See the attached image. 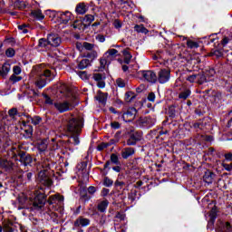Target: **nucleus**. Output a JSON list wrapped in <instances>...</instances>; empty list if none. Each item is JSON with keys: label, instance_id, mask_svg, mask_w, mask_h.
Wrapping results in <instances>:
<instances>
[{"label": "nucleus", "instance_id": "6", "mask_svg": "<svg viewBox=\"0 0 232 232\" xmlns=\"http://www.w3.org/2000/svg\"><path fill=\"white\" fill-rule=\"evenodd\" d=\"M38 179L41 184H44V186H47V188H50V186L53 184V181L50 178L47 169L41 170L38 173Z\"/></svg>", "mask_w": 232, "mask_h": 232}, {"label": "nucleus", "instance_id": "51", "mask_svg": "<svg viewBox=\"0 0 232 232\" xmlns=\"http://www.w3.org/2000/svg\"><path fill=\"white\" fill-rule=\"evenodd\" d=\"M186 80L188 81V82H195L197 81V74L189 75Z\"/></svg>", "mask_w": 232, "mask_h": 232}, {"label": "nucleus", "instance_id": "28", "mask_svg": "<svg viewBox=\"0 0 232 232\" xmlns=\"http://www.w3.org/2000/svg\"><path fill=\"white\" fill-rule=\"evenodd\" d=\"M134 30L138 33V34H148L150 31L146 28V27H144V25H142V24H136L135 26H134Z\"/></svg>", "mask_w": 232, "mask_h": 232}, {"label": "nucleus", "instance_id": "55", "mask_svg": "<svg viewBox=\"0 0 232 232\" xmlns=\"http://www.w3.org/2000/svg\"><path fill=\"white\" fill-rule=\"evenodd\" d=\"M175 113H176V111H175V106H170L169 108V117H175Z\"/></svg>", "mask_w": 232, "mask_h": 232}, {"label": "nucleus", "instance_id": "25", "mask_svg": "<svg viewBox=\"0 0 232 232\" xmlns=\"http://www.w3.org/2000/svg\"><path fill=\"white\" fill-rule=\"evenodd\" d=\"M97 55H98L97 51H91L86 53L85 59H89L90 63H93V61L97 59Z\"/></svg>", "mask_w": 232, "mask_h": 232}, {"label": "nucleus", "instance_id": "64", "mask_svg": "<svg viewBox=\"0 0 232 232\" xmlns=\"http://www.w3.org/2000/svg\"><path fill=\"white\" fill-rule=\"evenodd\" d=\"M114 27L115 28H121V26H122V24H121V21L120 20H118V19H116L115 21H114Z\"/></svg>", "mask_w": 232, "mask_h": 232}, {"label": "nucleus", "instance_id": "19", "mask_svg": "<svg viewBox=\"0 0 232 232\" xmlns=\"http://www.w3.org/2000/svg\"><path fill=\"white\" fill-rule=\"evenodd\" d=\"M217 206H214V208H212V209L209 212L210 219L208 221V224L210 226H213L215 224V220H217Z\"/></svg>", "mask_w": 232, "mask_h": 232}, {"label": "nucleus", "instance_id": "5", "mask_svg": "<svg viewBox=\"0 0 232 232\" xmlns=\"http://www.w3.org/2000/svg\"><path fill=\"white\" fill-rule=\"evenodd\" d=\"M130 138L127 140V146H135L137 142L142 140V132L135 131V129L130 128L127 131Z\"/></svg>", "mask_w": 232, "mask_h": 232}, {"label": "nucleus", "instance_id": "48", "mask_svg": "<svg viewBox=\"0 0 232 232\" xmlns=\"http://www.w3.org/2000/svg\"><path fill=\"white\" fill-rule=\"evenodd\" d=\"M112 185H113V180L106 177L104 179V186H106L107 188H110V186H112Z\"/></svg>", "mask_w": 232, "mask_h": 232}, {"label": "nucleus", "instance_id": "33", "mask_svg": "<svg viewBox=\"0 0 232 232\" xmlns=\"http://www.w3.org/2000/svg\"><path fill=\"white\" fill-rule=\"evenodd\" d=\"M28 119H29L28 122H32V124H34V126H37V124H40V122L42 121L41 117H39V116H35L34 118L28 116Z\"/></svg>", "mask_w": 232, "mask_h": 232}, {"label": "nucleus", "instance_id": "1", "mask_svg": "<svg viewBox=\"0 0 232 232\" xmlns=\"http://www.w3.org/2000/svg\"><path fill=\"white\" fill-rule=\"evenodd\" d=\"M18 202L23 208H28V206H33V209H43L44 204H46V195L44 192L36 190L34 192V198H26L24 194L18 197Z\"/></svg>", "mask_w": 232, "mask_h": 232}, {"label": "nucleus", "instance_id": "36", "mask_svg": "<svg viewBox=\"0 0 232 232\" xmlns=\"http://www.w3.org/2000/svg\"><path fill=\"white\" fill-rule=\"evenodd\" d=\"M82 46L85 50H88L89 52H94L93 49L95 48V44H90L88 42H84L82 44Z\"/></svg>", "mask_w": 232, "mask_h": 232}, {"label": "nucleus", "instance_id": "3", "mask_svg": "<svg viewBox=\"0 0 232 232\" xmlns=\"http://www.w3.org/2000/svg\"><path fill=\"white\" fill-rule=\"evenodd\" d=\"M65 92H66V97L71 99L66 102H56L54 103V107L56 108V110H58V111H60V113H64V111H68V110H70L71 108H75V106H77V96L73 95V92H72V89L66 87L65 88Z\"/></svg>", "mask_w": 232, "mask_h": 232}, {"label": "nucleus", "instance_id": "26", "mask_svg": "<svg viewBox=\"0 0 232 232\" xmlns=\"http://www.w3.org/2000/svg\"><path fill=\"white\" fill-rule=\"evenodd\" d=\"M135 97H137L135 95V92H127L125 93V102H128V103L133 102Z\"/></svg>", "mask_w": 232, "mask_h": 232}, {"label": "nucleus", "instance_id": "49", "mask_svg": "<svg viewBox=\"0 0 232 232\" xmlns=\"http://www.w3.org/2000/svg\"><path fill=\"white\" fill-rule=\"evenodd\" d=\"M116 84L120 87V88H124V86H126V83L124 82V81L121 78H118L116 80Z\"/></svg>", "mask_w": 232, "mask_h": 232}, {"label": "nucleus", "instance_id": "21", "mask_svg": "<svg viewBox=\"0 0 232 232\" xmlns=\"http://www.w3.org/2000/svg\"><path fill=\"white\" fill-rule=\"evenodd\" d=\"M92 63L90 62V59H82L79 63H78V68L79 70H84L85 68H88V66H91Z\"/></svg>", "mask_w": 232, "mask_h": 232}, {"label": "nucleus", "instance_id": "53", "mask_svg": "<svg viewBox=\"0 0 232 232\" xmlns=\"http://www.w3.org/2000/svg\"><path fill=\"white\" fill-rule=\"evenodd\" d=\"M26 26H28L26 24L18 25L19 30H22L23 34H28V29H26Z\"/></svg>", "mask_w": 232, "mask_h": 232}, {"label": "nucleus", "instance_id": "34", "mask_svg": "<svg viewBox=\"0 0 232 232\" xmlns=\"http://www.w3.org/2000/svg\"><path fill=\"white\" fill-rule=\"evenodd\" d=\"M3 230H4V232H14V228H12V223L11 222H4Z\"/></svg>", "mask_w": 232, "mask_h": 232}, {"label": "nucleus", "instance_id": "58", "mask_svg": "<svg viewBox=\"0 0 232 232\" xmlns=\"http://www.w3.org/2000/svg\"><path fill=\"white\" fill-rule=\"evenodd\" d=\"M93 79H94V81H97V82H99L100 81H102V74L95 73L93 75Z\"/></svg>", "mask_w": 232, "mask_h": 232}, {"label": "nucleus", "instance_id": "40", "mask_svg": "<svg viewBox=\"0 0 232 232\" xmlns=\"http://www.w3.org/2000/svg\"><path fill=\"white\" fill-rule=\"evenodd\" d=\"M5 55L6 57H14L15 55V50L14 48H8L5 51Z\"/></svg>", "mask_w": 232, "mask_h": 232}, {"label": "nucleus", "instance_id": "23", "mask_svg": "<svg viewBox=\"0 0 232 232\" xmlns=\"http://www.w3.org/2000/svg\"><path fill=\"white\" fill-rule=\"evenodd\" d=\"M224 55V53H222L221 50L218 49H212L211 52L208 53V57H217L218 59L222 57Z\"/></svg>", "mask_w": 232, "mask_h": 232}, {"label": "nucleus", "instance_id": "11", "mask_svg": "<svg viewBox=\"0 0 232 232\" xmlns=\"http://www.w3.org/2000/svg\"><path fill=\"white\" fill-rule=\"evenodd\" d=\"M0 168L5 169V171H10L11 169H14V162L6 159L0 158Z\"/></svg>", "mask_w": 232, "mask_h": 232}, {"label": "nucleus", "instance_id": "62", "mask_svg": "<svg viewBox=\"0 0 232 232\" xmlns=\"http://www.w3.org/2000/svg\"><path fill=\"white\" fill-rule=\"evenodd\" d=\"M95 191H97V188L93 186H91L88 188V193H90V195H93V193H95Z\"/></svg>", "mask_w": 232, "mask_h": 232}, {"label": "nucleus", "instance_id": "15", "mask_svg": "<svg viewBox=\"0 0 232 232\" xmlns=\"http://www.w3.org/2000/svg\"><path fill=\"white\" fill-rule=\"evenodd\" d=\"M93 21H95V16L92 14H87L82 18V23L83 24L84 28H88V26H90Z\"/></svg>", "mask_w": 232, "mask_h": 232}, {"label": "nucleus", "instance_id": "44", "mask_svg": "<svg viewBox=\"0 0 232 232\" xmlns=\"http://www.w3.org/2000/svg\"><path fill=\"white\" fill-rule=\"evenodd\" d=\"M111 162H112L113 164H119V157L117 156V154L111 155Z\"/></svg>", "mask_w": 232, "mask_h": 232}, {"label": "nucleus", "instance_id": "17", "mask_svg": "<svg viewBox=\"0 0 232 232\" xmlns=\"http://www.w3.org/2000/svg\"><path fill=\"white\" fill-rule=\"evenodd\" d=\"M96 101H98L103 106L106 104V101L108 100V93H104L102 92H98L96 97Z\"/></svg>", "mask_w": 232, "mask_h": 232}, {"label": "nucleus", "instance_id": "30", "mask_svg": "<svg viewBox=\"0 0 232 232\" xmlns=\"http://www.w3.org/2000/svg\"><path fill=\"white\" fill-rule=\"evenodd\" d=\"M31 14L33 17H34L35 19H39L40 21L44 19V14H43L41 10L33 11Z\"/></svg>", "mask_w": 232, "mask_h": 232}, {"label": "nucleus", "instance_id": "38", "mask_svg": "<svg viewBox=\"0 0 232 232\" xmlns=\"http://www.w3.org/2000/svg\"><path fill=\"white\" fill-rule=\"evenodd\" d=\"M187 46L188 48L193 49V48H198V43L193 42L192 40L187 41Z\"/></svg>", "mask_w": 232, "mask_h": 232}, {"label": "nucleus", "instance_id": "59", "mask_svg": "<svg viewBox=\"0 0 232 232\" xmlns=\"http://www.w3.org/2000/svg\"><path fill=\"white\" fill-rule=\"evenodd\" d=\"M225 157V160H228L229 162H232V153L231 152H227L224 155Z\"/></svg>", "mask_w": 232, "mask_h": 232}, {"label": "nucleus", "instance_id": "52", "mask_svg": "<svg viewBox=\"0 0 232 232\" xmlns=\"http://www.w3.org/2000/svg\"><path fill=\"white\" fill-rule=\"evenodd\" d=\"M78 75L79 77H81V79H83V80L88 79V73L84 71H80L78 72Z\"/></svg>", "mask_w": 232, "mask_h": 232}, {"label": "nucleus", "instance_id": "22", "mask_svg": "<svg viewBox=\"0 0 232 232\" xmlns=\"http://www.w3.org/2000/svg\"><path fill=\"white\" fill-rule=\"evenodd\" d=\"M35 84L37 88H39L40 90L42 88H44V86H46V78H44L43 76L40 75L37 81L35 82Z\"/></svg>", "mask_w": 232, "mask_h": 232}, {"label": "nucleus", "instance_id": "41", "mask_svg": "<svg viewBox=\"0 0 232 232\" xmlns=\"http://www.w3.org/2000/svg\"><path fill=\"white\" fill-rule=\"evenodd\" d=\"M82 22H80L79 20H75L74 21V23L72 24V27L75 29V30H77V28L79 29V30H81V26H82Z\"/></svg>", "mask_w": 232, "mask_h": 232}, {"label": "nucleus", "instance_id": "29", "mask_svg": "<svg viewBox=\"0 0 232 232\" xmlns=\"http://www.w3.org/2000/svg\"><path fill=\"white\" fill-rule=\"evenodd\" d=\"M75 11L80 14V15L84 14L86 12V5H84V3L77 5Z\"/></svg>", "mask_w": 232, "mask_h": 232}, {"label": "nucleus", "instance_id": "14", "mask_svg": "<svg viewBox=\"0 0 232 232\" xmlns=\"http://www.w3.org/2000/svg\"><path fill=\"white\" fill-rule=\"evenodd\" d=\"M47 202L50 206H52V204H55V202H64V197L60 194H55L49 197Z\"/></svg>", "mask_w": 232, "mask_h": 232}, {"label": "nucleus", "instance_id": "31", "mask_svg": "<svg viewBox=\"0 0 232 232\" xmlns=\"http://www.w3.org/2000/svg\"><path fill=\"white\" fill-rule=\"evenodd\" d=\"M189 95H191V91L189 89H187L179 94V98L183 99V101H186V99H188Z\"/></svg>", "mask_w": 232, "mask_h": 232}, {"label": "nucleus", "instance_id": "42", "mask_svg": "<svg viewBox=\"0 0 232 232\" xmlns=\"http://www.w3.org/2000/svg\"><path fill=\"white\" fill-rule=\"evenodd\" d=\"M8 115H9V117H12V119H14V117H15V115H17V108H12L11 110H9Z\"/></svg>", "mask_w": 232, "mask_h": 232}, {"label": "nucleus", "instance_id": "46", "mask_svg": "<svg viewBox=\"0 0 232 232\" xmlns=\"http://www.w3.org/2000/svg\"><path fill=\"white\" fill-rule=\"evenodd\" d=\"M107 63H108V61L106 60V58L100 59L101 70H104V68H106Z\"/></svg>", "mask_w": 232, "mask_h": 232}, {"label": "nucleus", "instance_id": "27", "mask_svg": "<svg viewBox=\"0 0 232 232\" xmlns=\"http://www.w3.org/2000/svg\"><path fill=\"white\" fill-rule=\"evenodd\" d=\"M47 149H48V140H43L38 142L39 151H46Z\"/></svg>", "mask_w": 232, "mask_h": 232}, {"label": "nucleus", "instance_id": "57", "mask_svg": "<svg viewBox=\"0 0 232 232\" xmlns=\"http://www.w3.org/2000/svg\"><path fill=\"white\" fill-rule=\"evenodd\" d=\"M147 99L150 102H155V93L150 92Z\"/></svg>", "mask_w": 232, "mask_h": 232}, {"label": "nucleus", "instance_id": "43", "mask_svg": "<svg viewBox=\"0 0 232 232\" xmlns=\"http://www.w3.org/2000/svg\"><path fill=\"white\" fill-rule=\"evenodd\" d=\"M43 97L45 99V104H53V101L48 94L43 93Z\"/></svg>", "mask_w": 232, "mask_h": 232}, {"label": "nucleus", "instance_id": "10", "mask_svg": "<svg viewBox=\"0 0 232 232\" xmlns=\"http://www.w3.org/2000/svg\"><path fill=\"white\" fill-rule=\"evenodd\" d=\"M137 115V109L130 108L125 113H123V119L129 122L133 121Z\"/></svg>", "mask_w": 232, "mask_h": 232}, {"label": "nucleus", "instance_id": "37", "mask_svg": "<svg viewBox=\"0 0 232 232\" xmlns=\"http://www.w3.org/2000/svg\"><path fill=\"white\" fill-rule=\"evenodd\" d=\"M14 8H17L18 10H23L26 8V5L23 1H16L14 2Z\"/></svg>", "mask_w": 232, "mask_h": 232}, {"label": "nucleus", "instance_id": "18", "mask_svg": "<svg viewBox=\"0 0 232 232\" xmlns=\"http://www.w3.org/2000/svg\"><path fill=\"white\" fill-rule=\"evenodd\" d=\"M8 72H10V64L4 63L3 66L0 67V77L4 79L8 75Z\"/></svg>", "mask_w": 232, "mask_h": 232}, {"label": "nucleus", "instance_id": "32", "mask_svg": "<svg viewBox=\"0 0 232 232\" xmlns=\"http://www.w3.org/2000/svg\"><path fill=\"white\" fill-rule=\"evenodd\" d=\"M50 44L48 38H41L38 42V48H46Z\"/></svg>", "mask_w": 232, "mask_h": 232}, {"label": "nucleus", "instance_id": "56", "mask_svg": "<svg viewBox=\"0 0 232 232\" xmlns=\"http://www.w3.org/2000/svg\"><path fill=\"white\" fill-rule=\"evenodd\" d=\"M111 127L113 129V130H119V128H121V123H119L118 121H112L111 123Z\"/></svg>", "mask_w": 232, "mask_h": 232}, {"label": "nucleus", "instance_id": "12", "mask_svg": "<svg viewBox=\"0 0 232 232\" xmlns=\"http://www.w3.org/2000/svg\"><path fill=\"white\" fill-rule=\"evenodd\" d=\"M86 226H90V219L82 217H79L74 221V227H86Z\"/></svg>", "mask_w": 232, "mask_h": 232}, {"label": "nucleus", "instance_id": "24", "mask_svg": "<svg viewBox=\"0 0 232 232\" xmlns=\"http://www.w3.org/2000/svg\"><path fill=\"white\" fill-rule=\"evenodd\" d=\"M108 204H110V202H108L107 199L100 202L98 204V211H100L101 213H104V211H106V208H108Z\"/></svg>", "mask_w": 232, "mask_h": 232}, {"label": "nucleus", "instance_id": "2", "mask_svg": "<svg viewBox=\"0 0 232 232\" xmlns=\"http://www.w3.org/2000/svg\"><path fill=\"white\" fill-rule=\"evenodd\" d=\"M67 133L72 137V143L77 146L79 144V135L82 130V119L72 118L68 121L66 125Z\"/></svg>", "mask_w": 232, "mask_h": 232}, {"label": "nucleus", "instance_id": "16", "mask_svg": "<svg viewBox=\"0 0 232 232\" xmlns=\"http://www.w3.org/2000/svg\"><path fill=\"white\" fill-rule=\"evenodd\" d=\"M60 19L63 24H68V23L72 20V13L66 11L65 13H62L60 14Z\"/></svg>", "mask_w": 232, "mask_h": 232}, {"label": "nucleus", "instance_id": "54", "mask_svg": "<svg viewBox=\"0 0 232 232\" xmlns=\"http://www.w3.org/2000/svg\"><path fill=\"white\" fill-rule=\"evenodd\" d=\"M222 167L224 168V169H226V171H232V163H222Z\"/></svg>", "mask_w": 232, "mask_h": 232}, {"label": "nucleus", "instance_id": "63", "mask_svg": "<svg viewBox=\"0 0 232 232\" xmlns=\"http://www.w3.org/2000/svg\"><path fill=\"white\" fill-rule=\"evenodd\" d=\"M96 39L100 42V43H104V41H106V38L104 37V35L102 34H98L96 36Z\"/></svg>", "mask_w": 232, "mask_h": 232}, {"label": "nucleus", "instance_id": "20", "mask_svg": "<svg viewBox=\"0 0 232 232\" xmlns=\"http://www.w3.org/2000/svg\"><path fill=\"white\" fill-rule=\"evenodd\" d=\"M135 153V149L133 148H126L121 151V157L122 159H129V157H131Z\"/></svg>", "mask_w": 232, "mask_h": 232}, {"label": "nucleus", "instance_id": "7", "mask_svg": "<svg viewBox=\"0 0 232 232\" xmlns=\"http://www.w3.org/2000/svg\"><path fill=\"white\" fill-rule=\"evenodd\" d=\"M47 39L49 41V44L51 46H53L54 48H57V46H61V43H63L61 36L59 34H51L47 36Z\"/></svg>", "mask_w": 232, "mask_h": 232}, {"label": "nucleus", "instance_id": "60", "mask_svg": "<svg viewBox=\"0 0 232 232\" xmlns=\"http://www.w3.org/2000/svg\"><path fill=\"white\" fill-rule=\"evenodd\" d=\"M13 72H14V75H19V73H21V67H19V66H14V67L13 68Z\"/></svg>", "mask_w": 232, "mask_h": 232}, {"label": "nucleus", "instance_id": "61", "mask_svg": "<svg viewBox=\"0 0 232 232\" xmlns=\"http://www.w3.org/2000/svg\"><path fill=\"white\" fill-rule=\"evenodd\" d=\"M52 75V72L50 70H45L43 74H41V77H50Z\"/></svg>", "mask_w": 232, "mask_h": 232}, {"label": "nucleus", "instance_id": "8", "mask_svg": "<svg viewBox=\"0 0 232 232\" xmlns=\"http://www.w3.org/2000/svg\"><path fill=\"white\" fill-rule=\"evenodd\" d=\"M169 77L170 72L166 69H161L158 74V81L159 82H160V84H164L165 82H168V81H169Z\"/></svg>", "mask_w": 232, "mask_h": 232}, {"label": "nucleus", "instance_id": "35", "mask_svg": "<svg viewBox=\"0 0 232 232\" xmlns=\"http://www.w3.org/2000/svg\"><path fill=\"white\" fill-rule=\"evenodd\" d=\"M206 75L204 73H198L197 74V82L198 84H204L206 82Z\"/></svg>", "mask_w": 232, "mask_h": 232}, {"label": "nucleus", "instance_id": "45", "mask_svg": "<svg viewBox=\"0 0 232 232\" xmlns=\"http://www.w3.org/2000/svg\"><path fill=\"white\" fill-rule=\"evenodd\" d=\"M107 53L111 57H115L117 55V53H119V51H117V49H110V50L107 51Z\"/></svg>", "mask_w": 232, "mask_h": 232}, {"label": "nucleus", "instance_id": "47", "mask_svg": "<svg viewBox=\"0 0 232 232\" xmlns=\"http://www.w3.org/2000/svg\"><path fill=\"white\" fill-rule=\"evenodd\" d=\"M108 146H110L109 143L102 142L100 145H98L97 150H99V151H102V150H106Z\"/></svg>", "mask_w": 232, "mask_h": 232}, {"label": "nucleus", "instance_id": "39", "mask_svg": "<svg viewBox=\"0 0 232 232\" xmlns=\"http://www.w3.org/2000/svg\"><path fill=\"white\" fill-rule=\"evenodd\" d=\"M22 79H23V77L16 76L15 74H13L10 76L9 81H11V82H13V84H15V82H19V81H21Z\"/></svg>", "mask_w": 232, "mask_h": 232}, {"label": "nucleus", "instance_id": "9", "mask_svg": "<svg viewBox=\"0 0 232 232\" xmlns=\"http://www.w3.org/2000/svg\"><path fill=\"white\" fill-rule=\"evenodd\" d=\"M141 75L148 82H157V74L153 71H142Z\"/></svg>", "mask_w": 232, "mask_h": 232}, {"label": "nucleus", "instance_id": "4", "mask_svg": "<svg viewBox=\"0 0 232 232\" xmlns=\"http://www.w3.org/2000/svg\"><path fill=\"white\" fill-rule=\"evenodd\" d=\"M14 159L18 157L19 162L23 166H32V162H34V158H32V155H30L28 152L23 151V150H17L16 153L13 155Z\"/></svg>", "mask_w": 232, "mask_h": 232}, {"label": "nucleus", "instance_id": "13", "mask_svg": "<svg viewBox=\"0 0 232 232\" xmlns=\"http://www.w3.org/2000/svg\"><path fill=\"white\" fill-rule=\"evenodd\" d=\"M215 177H217L216 173H214L210 170H207V171H205V174L203 176V180L207 184H213V180H215Z\"/></svg>", "mask_w": 232, "mask_h": 232}, {"label": "nucleus", "instance_id": "50", "mask_svg": "<svg viewBox=\"0 0 232 232\" xmlns=\"http://www.w3.org/2000/svg\"><path fill=\"white\" fill-rule=\"evenodd\" d=\"M115 218H119V220H124V218H126V214L122 212H117Z\"/></svg>", "mask_w": 232, "mask_h": 232}]
</instances>
